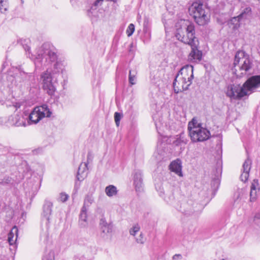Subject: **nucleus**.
I'll use <instances>...</instances> for the list:
<instances>
[{"label":"nucleus","mask_w":260,"mask_h":260,"mask_svg":"<svg viewBox=\"0 0 260 260\" xmlns=\"http://www.w3.org/2000/svg\"><path fill=\"white\" fill-rule=\"evenodd\" d=\"M260 87V75L249 77L242 86L239 85H230L228 86L226 95L233 99H240L249 95Z\"/></svg>","instance_id":"obj_1"},{"label":"nucleus","mask_w":260,"mask_h":260,"mask_svg":"<svg viewBox=\"0 0 260 260\" xmlns=\"http://www.w3.org/2000/svg\"><path fill=\"white\" fill-rule=\"evenodd\" d=\"M193 68L191 65L182 67L175 76L173 81V87L175 93L186 90L192 83L193 78Z\"/></svg>","instance_id":"obj_2"},{"label":"nucleus","mask_w":260,"mask_h":260,"mask_svg":"<svg viewBox=\"0 0 260 260\" xmlns=\"http://www.w3.org/2000/svg\"><path fill=\"white\" fill-rule=\"evenodd\" d=\"M189 32L188 36L186 37L183 35L182 31H179L177 36L179 39L184 44H188L190 46L191 50L189 53L188 59L190 61L197 62L200 61L202 58V52L198 49L199 42L198 40H193L192 38V31L193 28L192 26L188 28Z\"/></svg>","instance_id":"obj_3"},{"label":"nucleus","mask_w":260,"mask_h":260,"mask_svg":"<svg viewBox=\"0 0 260 260\" xmlns=\"http://www.w3.org/2000/svg\"><path fill=\"white\" fill-rule=\"evenodd\" d=\"M252 61L244 52H237L232 68L233 72L238 77L245 75L252 68Z\"/></svg>","instance_id":"obj_4"},{"label":"nucleus","mask_w":260,"mask_h":260,"mask_svg":"<svg viewBox=\"0 0 260 260\" xmlns=\"http://www.w3.org/2000/svg\"><path fill=\"white\" fill-rule=\"evenodd\" d=\"M35 64L41 63L42 66H46L57 60V55L53 47L48 44H44L38 50L35 55Z\"/></svg>","instance_id":"obj_5"},{"label":"nucleus","mask_w":260,"mask_h":260,"mask_svg":"<svg viewBox=\"0 0 260 260\" xmlns=\"http://www.w3.org/2000/svg\"><path fill=\"white\" fill-rule=\"evenodd\" d=\"M188 131L192 142H202L210 138V133L206 128L201 126L195 118H193L188 124Z\"/></svg>","instance_id":"obj_6"},{"label":"nucleus","mask_w":260,"mask_h":260,"mask_svg":"<svg viewBox=\"0 0 260 260\" xmlns=\"http://www.w3.org/2000/svg\"><path fill=\"white\" fill-rule=\"evenodd\" d=\"M189 14L192 16L196 22L199 25H204L209 21V17L203 8V5L201 3H193L188 9Z\"/></svg>","instance_id":"obj_7"},{"label":"nucleus","mask_w":260,"mask_h":260,"mask_svg":"<svg viewBox=\"0 0 260 260\" xmlns=\"http://www.w3.org/2000/svg\"><path fill=\"white\" fill-rule=\"evenodd\" d=\"M51 113L47 105L44 104L35 108L28 117H26V119H27V123L29 124H36L43 118L50 117Z\"/></svg>","instance_id":"obj_8"},{"label":"nucleus","mask_w":260,"mask_h":260,"mask_svg":"<svg viewBox=\"0 0 260 260\" xmlns=\"http://www.w3.org/2000/svg\"><path fill=\"white\" fill-rule=\"evenodd\" d=\"M42 81L43 88L50 96H52L56 91L55 82L52 81L51 72L47 70L41 76Z\"/></svg>","instance_id":"obj_9"},{"label":"nucleus","mask_w":260,"mask_h":260,"mask_svg":"<svg viewBox=\"0 0 260 260\" xmlns=\"http://www.w3.org/2000/svg\"><path fill=\"white\" fill-rule=\"evenodd\" d=\"M53 203L48 199H46L43 206V216L46 220V226H48L50 223V217L52 212Z\"/></svg>","instance_id":"obj_10"},{"label":"nucleus","mask_w":260,"mask_h":260,"mask_svg":"<svg viewBox=\"0 0 260 260\" xmlns=\"http://www.w3.org/2000/svg\"><path fill=\"white\" fill-rule=\"evenodd\" d=\"M142 172L141 170H135L133 174L134 184L136 191L141 192L143 190Z\"/></svg>","instance_id":"obj_11"},{"label":"nucleus","mask_w":260,"mask_h":260,"mask_svg":"<svg viewBox=\"0 0 260 260\" xmlns=\"http://www.w3.org/2000/svg\"><path fill=\"white\" fill-rule=\"evenodd\" d=\"M192 26L193 28V31H192V36L194 37L193 38H192V39L193 40H198L195 36V29H194V26L193 24H191L188 22H184V23H183V24H182L180 27L177 28L176 29V32H175V37H176V38L180 41L181 42V40L179 39L178 37L177 36H178V33L179 32V31H182L183 32V35L184 36V37H187L188 35V33L189 32V30H188V28L189 27Z\"/></svg>","instance_id":"obj_12"},{"label":"nucleus","mask_w":260,"mask_h":260,"mask_svg":"<svg viewBox=\"0 0 260 260\" xmlns=\"http://www.w3.org/2000/svg\"><path fill=\"white\" fill-rule=\"evenodd\" d=\"M25 119L22 114H14L9 117L8 120L12 125L25 126L27 125Z\"/></svg>","instance_id":"obj_13"},{"label":"nucleus","mask_w":260,"mask_h":260,"mask_svg":"<svg viewBox=\"0 0 260 260\" xmlns=\"http://www.w3.org/2000/svg\"><path fill=\"white\" fill-rule=\"evenodd\" d=\"M251 160L248 157L243 164L242 173L240 176L242 181L245 182L249 177V173L251 169Z\"/></svg>","instance_id":"obj_14"},{"label":"nucleus","mask_w":260,"mask_h":260,"mask_svg":"<svg viewBox=\"0 0 260 260\" xmlns=\"http://www.w3.org/2000/svg\"><path fill=\"white\" fill-rule=\"evenodd\" d=\"M90 156V153L89 152L87 155V161L86 162H82L78 168L77 175V179L79 181H82L86 176V171L87 170V165L89 163L88 159Z\"/></svg>","instance_id":"obj_15"},{"label":"nucleus","mask_w":260,"mask_h":260,"mask_svg":"<svg viewBox=\"0 0 260 260\" xmlns=\"http://www.w3.org/2000/svg\"><path fill=\"white\" fill-rule=\"evenodd\" d=\"M251 9L250 7L245 8L237 17H233L231 21L236 25L243 19H246L251 14Z\"/></svg>","instance_id":"obj_16"},{"label":"nucleus","mask_w":260,"mask_h":260,"mask_svg":"<svg viewBox=\"0 0 260 260\" xmlns=\"http://www.w3.org/2000/svg\"><path fill=\"white\" fill-rule=\"evenodd\" d=\"M258 180L255 179L253 180L250 187V201L253 202L257 198V192L259 190Z\"/></svg>","instance_id":"obj_17"},{"label":"nucleus","mask_w":260,"mask_h":260,"mask_svg":"<svg viewBox=\"0 0 260 260\" xmlns=\"http://www.w3.org/2000/svg\"><path fill=\"white\" fill-rule=\"evenodd\" d=\"M170 169L179 176H182L181 161L179 159L172 161L170 165Z\"/></svg>","instance_id":"obj_18"},{"label":"nucleus","mask_w":260,"mask_h":260,"mask_svg":"<svg viewBox=\"0 0 260 260\" xmlns=\"http://www.w3.org/2000/svg\"><path fill=\"white\" fill-rule=\"evenodd\" d=\"M217 175L211 182V186L214 190H217L220 184L219 176L221 173V169H216Z\"/></svg>","instance_id":"obj_19"},{"label":"nucleus","mask_w":260,"mask_h":260,"mask_svg":"<svg viewBox=\"0 0 260 260\" xmlns=\"http://www.w3.org/2000/svg\"><path fill=\"white\" fill-rule=\"evenodd\" d=\"M17 232L18 229L15 226L9 234L8 241L10 245H13L16 241L17 237Z\"/></svg>","instance_id":"obj_20"},{"label":"nucleus","mask_w":260,"mask_h":260,"mask_svg":"<svg viewBox=\"0 0 260 260\" xmlns=\"http://www.w3.org/2000/svg\"><path fill=\"white\" fill-rule=\"evenodd\" d=\"M20 76H17L16 80L19 81L20 82H24L31 76L30 74H28L27 73L23 71L21 68L19 69Z\"/></svg>","instance_id":"obj_21"},{"label":"nucleus","mask_w":260,"mask_h":260,"mask_svg":"<svg viewBox=\"0 0 260 260\" xmlns=\"http://www.w3.org/2000/svg\"><path fill=\"white\" fill-rule=\"evenodd\" d=\"M87 211V208H85V207H82L80 214L79 218L80 221L81 222L80 224L83 226H85V222L86 221Z\"/></svg>","instance_id":"obj_22"},{"label":"nucleus","mask_w":260,"mask_h":260,"mask_svg":"<svg viewBox=\"0 0 260 260\" xmlns=\"http://www.w3.org/2000/svg\"><path fill=\"white\" fill-rule=\"evenodd\" d=\"M105 192L109 197H113L114 195H116L117 192L116 187L112 185H110L107 186L105 188Z\"/></svg>","instance_id":"obj_23"},{"label":"nucleus","mask_w":260,"mask_h":260,"mask_svg":"<svg viewBox=\"0 0 260 260\" xmlns=\"http://www.w3.org/2000/svg\"><path fill=\"white\" fill-rule=\"evenodd\" d=\"M94 202V198L91 194H87L86 196L83 207L88 208Z\"/></svg>","instance_id":"obj_24"},{"label":"nucleus","mask_w":260,"mask_h":260,"mask_svg":"<svg viewBox=\"0 0 260 260\" xmlns=\"http://www.w3.org/2000/svg\"><path fill=\"white\" fill-rule=\"evenodd\" d=\"M63 65L60 61H56L53 66V69L52 70L53 74L59 73L62 70Z\"/></svg>","instance_id":"obj_25"},{"label":"nucleus","mask_w":260,"mask_h":260,"mask_svg":"<svg viewBox=\"0 0 260 260\" xmlns=\"http://www.w3.org/2000/svg\"><path fill=\"white\" fill-rule=\"evenodd\" d=\"M137 72L136 71H129L128 80L131 85L136 84Z\"/></svg>","instance_id":"obj_26"},{"label":"nucleus","mask_w":260,"mask_h":260,"mask_svg":"<svg viewBox=\"0 0 260 260\" xmlns=\"http://www.w3.org/2000/svg\"><path fill=\"white\" fill-rule=\"evenodd\" d=\"M140 225L138 224H135L129 229V232L131 235L135 236L140 231Z\"/></svg>","instance_id":"obj_27"},{"label":"nucleus","mask_w":260,"mask_h":260,"mask_svg":"<svg viewBox=\"0 0 260 260\" xmlns=\"http://www.w3.org/2000/svg\"><path fill=\"white\" fill-rule=\"evenodd\" d=\"M101 229L102 233L106 235L112 232V227L110 224H108L102 227Z\"/></svg>","instance_id":"obj_28"},{"label":"nucleus","mask_w":260,"mask_h":260,"mask_svg":"<svg viewBox=\"0 0 260 260\" xmlns=\"http://www.w3.org/2000/svg\"><path fill=\"white\" fill-rule=\"evenodd\" d=\"M122 117V114L119 112H115L114 114V120L117 126H119L120 121Z\"/></svg>","instance_id":"obj_29"},{"label":"nucleus","mask_w":260,"mask_h":260,"mask_svg":"<svg viewBox=\"0 0 260 260\" xmlns=\"http://www.w3.org/2000/svg\"><path fill=\"white\" fill-rule=\"evenodd\" d=\"M69 199V196L64 192H61L59 194L57 201L61 202H66Z\"/></svg>","instance_id":"obj_30"},{"label":"nucleus","mask_w":260,"mask_h":260,"mask_svg":"<svg viewBox=\"0 0 260 260\" xmlns=\"http://www.w3.org/2000/svg\"><path fill=\"white\" fill-rule=\"evenodd\" d=\"M135 31V25L131 23L130 24L126 30V34L128 37L131 36Z\"/></svg>","instance_id":"obj_31"},{"label":"nucleus","mask_w":260,"mask_h":260,"mask_svg":"<svg viewBox=\"0 0 260 260\" xmlns=\"http://www.w3.org/2000/svg\"><path fill=\"white\" fill-rule=\"evenodd\" d=\"M184 133L180 134L179 138H178L177 140V142L179 144H181V143H183L185 144H186L187 142V140L186 139H185L184 138Z\"/></svg>","instance_id":"obj_32"},{"label":"nucleus","mask_w":260,"mask_h":260,"mask_svg":"<svg viewBox=\"0 0 260 260\" xmlns=\"http://www.w3.org/2000/svg\"><path fill=\"white\" fill-rule=\"evenodd\" d=\"M54 252L52 251H50L48 255L44 256L42 260H54Z\"/></svg>","instance_id":"obj_33"},{"label":"nucleus","mask_w":260,"mask_h":260,"mask_svg":"<svg viewBox=\"0 0 260 260\" xmlns=\"http://www.w3.org/2000/svg\"><path fill=\"white\" fill-rule=\"evenodd\" d=\"M136 241L138 243L143 244L145 242L143 235L142 233H140L138 238H136Z\"/></svg>","instance_id":"obj_34"},{"label":"nucleus","mask_w":260,"mask_h":260,"mask_svg":"<svg viewBox=\"0 0 260 260\" xmlns=\"http://www.w3.org/2000/svg\"><path fill=\"white\" fill-rule=\"evenodd\" d=\"M144 31L145 34L146 39L148 41H149L151 39V32L149 31V29L148 28H145L144 29Z\"/></svg>","instance_id":"obj_35"},{"label":"nucleus","mask_w":260,"mask_h":260,"mask_svg":"<svg viewBox=\"0 0 260 260\" xmlns=\"http://www.w3.org/2000/svg\"><path fill=\"white\" fill-rule=\"evenodd\" d=\"M4 1L5 0H0V12L2 13H3L7 10V8L4 7V5H3Z\"/></svg>","instance_id":"obj_36"},{"label":"nucleus","mask_w":260,"mask_h":260,"mask_svg":"<svg viewBox=\"0 0 260 260\" xmlns=\"http://www.w3.org/2000/svg\"><path fill=\"white\" fill-rule=\"evenodd\" d=\"M108 224V223L106 222V220L105 218H102L100 219V225L101 228L103 226L106 225Z\"/></svg>","instance_id":"obj_37"},{"label":"nucleus","mask_w":260,"mask_h":260,"mask_svg":"<svg viewBox=\"0 0 260 260\" xmlns=\"http://www.w3.org/2000/svg\"><path fill=\"white\" fill-rule=\"evenodd\" d=\"M11 180V179L10 178L7 177V178L4 179V180H3L2 181L0 182V184L4 185L6 184H8L10 183Z\"/></svg>","instance_id":"obj_38"},{"label":"nucleus","mask_w":260,"mask_h":260,"mask_svg":"<svg viewBox=\"0 0 260 260\" xmlns=\"http://www.w3.org/2000/svg\"><path fill=\"white\" fill-rule=\"evenodd\" d=\"M104 0H96L95 2L94 3L93 6L97 7L99 5H101L102 4V2Z\"/></svg>","instance_id":"obj_39"},{"label":"nucleus","mask_w":260,"mask_h":260,"mask_svg":"<svg viewBox=\"0 0 260 260\" xmlns=\"http://www.w3.org/2000/svg\"><path fill=\"white\" fill-rule=\"evenodd\" d=\"M182 258V255L180 254H176L173 256V260H178Z\"/></svg>","instance_id":"obj_40"},{"label":"nucleus","mask_w":260,"mask_h":260,"mask_svg":"<svg viewBox=\"0 0 260 260\" xmlns=\"http://www.w3.org/2000/svg\"><path fill=\"white\" fill-rule=\"evenodd\" d=\"M255 219H260V212H259V213H257V214L255 215Z\"/></svg>","instance_id":"obj_41"},{"label":"nucleus","mask_w":260,"mask_h":260,"mask_svg":"<svg viewBox=\"0 0 260 260\" xmlns=\"http://www.w3.org/2000/svg\"><path fill=\"white\" fill-rule=\"evenodd\" d=\"M25 50L26 51H28L29 52V50H30V47L28 46H26V47L24 48Z\"/></svg>","instance_id":"obj_42"},{"label":"nucleus","mask_w":260,"mask_h":260,"mask_svg":"<svg viewBox=\"0 0 260 260\" xmlns=\"http://www.w3.org/2000/svg\"><path fill=\"white\" fill-rule=\"evenodd\" d=\"M40 150H35L33 151V153L34 154H37L38 153V151H40Z\"/></svg>","instance_id":"obj_43"},{"label":"nucleus","mask_w":260,"mask_h":260,"mask_svg":"<svg viewBox=\"0 0 260 260\" xmlns=\"http://www.w3.org/2000/svg\"><path fill=\"white\" fill-rule=\"evenodd\" d=\"M258 1L260 2V0H258Z\"/></svg>","instance_id":"obj_44"}]
</instances>
